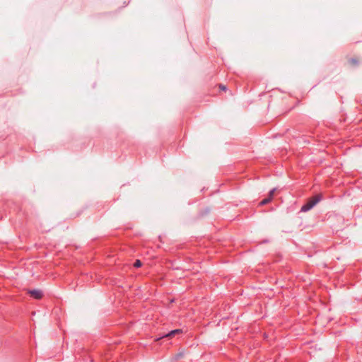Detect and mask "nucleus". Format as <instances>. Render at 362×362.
Returning a JSON list of instances; mask_svg holds the SVG:
<instances>
[{
  "instance_id": "f257e3e1",
  "label": "nucleus",
  "mask_w": 362,
  "mask_h": 362,
  "mask_svg": "<svg viewBox=\"0 0 362 362\" xmlns=\"http://www.w3.org/2000/svg\"><path fill=\"white\" fill-rule=\"evenodd\" d=\"M322 199V195L317 194L310 198L306 204L301 207V211L306 212L313 208L320 200Z\"/></svg>"
},
{
  "instance_id": "f03ea898",
  "label": "nucleus",
  "mask_w": 362,
  "mask_h": 362,
  "mask_svg": "<svg viewBox=\"0 0 362 362\" xmlns=\"http://www.w3.org/2000/svg\"><path fill=\"white\" fill-rule=\"evenodd\" d=\"M29 293L35 299H40L42 297V293L40 290L29 291Z\"/></svg>"
},
{
  "instance_id": "7ed1b4c3",
  "label": "nucleus",
  "mask_w": 362,
  "mask_h": 362,
  "mask_svg": "<svg viewBox=\"0 0 362 362\" xmlns=\"http://www.w3.org/2000/svg\"><path fill=\"white\" fill-rule=\"evenodd\" d=\"M275 190H276V189H272L269 192V197L265 198V199H264L263 200H262V201H261V202H260V204H262V205H264V204H267V203H269V202L272 200V197H273V196H274V194Z\"/></svg>"
},
{
  "instance_id": "20e7f679",
  "label": "nucleus",
  "mask_w": 362,
  "mask_h": 362,
  "mask_svg": "<svg viewBox=\"0 0 362 362\" xmlns=\"http://www.w3.org/2000/svg\"><path fill=\"white\" fill-rule=\"evenodd\" d=\"M181 332H182V330H181V329H174V330H172L171 332H170L168 334H167L165 335V337H174L175 334H180V333H181Z\"/></svg>"
},
{
  "instance_id": "39448f33",
  "label": "nucleus",
  "mask_w": 362,
  "mask_h": 362,
  "mask_svg": "<svg viewBox=\"0 0 362 362\" xmlns=\"http://www.w3.org/2000/svg\"><path fill=\"white\" fill-rule=\"evenodd\" d=\"M134 266L135 267H137V268H138V267H140L141 266V262L140 260L137 259V260L134 262Z\"/></svg>"
},
{
  "instance_id": "423d86ee",
  "label": "nucleus",
  "mask_w": 362,
  "mask_h": 362,
  "mask_svg": "<svg viewBox=\"0 0 362 362\" xmlns=\"http://www.w3.org/2000/svg\"><path fill=\"white\" fill-rule=\"evenodd\" d=\"M350 62H351V64H356L357 63L356 60V59H351L350 60Z\"/></svg>"
},
{
  "instance_id": "0eeeda50",
  "label": "nucleus",
  "mask_w": 362,
  "mask_h": 362,
  "mask_svg": "<svg viewBox=\"0 0 362 362\" xmlns=\"http://www.w3.org/2000/svg\"><path fill=\"white\" fill-rule=\"evenodd\" d=\"M219 88L223 90H225L226 89V86L221 84L219 86Z\"/></svg>"
}]
</instances>
